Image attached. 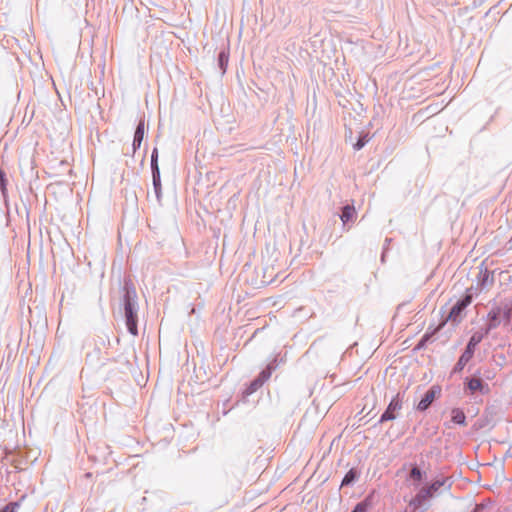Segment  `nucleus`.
Instances as JSON below:
<instances>
[{"instance_id": "f257e3e1", "label": "nucleus", "mask_w": 512, "mask_h": 512, "mask_svg": "<svg viewBox=\"0 0 512 512\" xmlns=\"http://www.w3.org/2000/svg\"><path fill=\"white\" fill-rule=\"evenodd\" d=\"M122 306L124 310L125 324L128 332L138 335V302L137 293L133 281L125 278L122 287Z\"/></svg>"}, {"instance_id": "f03ea898", "label": "nucleus", "mask_w": 512, "mask_h": 512, "mask_svg": "<svg viewBox=\"0 0 512 512\" xmlns=\"http://www.w3.org/2000/svg\"><path fill=\"white\" fill-rule=\"evenodd\" d=\"M463 392L466 396L471 397L476 394L487 395L490 393V386L483 380L481 368H478L471 376L464 378Z\"/></svg>"}, {"instance_id": "7ed1b4c3", "label": "nucleus", "mask_w": 512, "mask_h": 512, "mask_svg": "<svg viewBox=\"0 0 512 512\" xmlns=\"http://www.w3.org/2000/svg\"><path fill=\"white\" fill-rule=\"evenodd\" d=\"M446 483L445 478L435 479L428 485L422 487L417 494L409 501V505L414 508H420L423 506L425 501L433 497L442 486Z\"/></svg>"}, {"instance_id": "20e7f679", "label": "nucleus", "mask_w": 512, "mask_h": 512, "mask_svg": "<svg viewBox=\"0 0 512 512\" xmlns=\"http://www.w3.org/2000/svg\"><path fill=\"white\" fill-rule=\"evenodd\" d=\"M472 291L473 287L468 288L466 293L453 304L447 315V320L455 324L461 322L463 312L473 301L474 294Z\"/></svg>"}, {"instance_id": "39448f33", "label": "nucleus", "mask_w": 512, "mask_h": 512, "mask_svg": "<svg viewBox=\"0 0 512 512\" xmlns=\"http://www.w3.org/2000/svg\"><path fill=\"white\" fill-rule=\"evenodd\" d=\"M403 400L400 393H397L389 402L387 408L381 414L377 424L393 421L397 418L398 411L402 409Z\"/></svg>"}, {"instance_id": "423d86ee", "label": "nucleus", "mask_w": 512, "mask_h": 512, "mask_svg": "<svg viewBox=\"0 0 512 512\" xmlns=\"http://www.w3.org/2000/svg\"><path fill=\"white\" fill-rule=\"evenodd\" d=\"M441 394V387L438 385L431 386L422 396L419 403L416 405V410L419 412L427 411L433 402L438 398Z\"/></svg>"}, {"instance_id": "0eeeda50", "label": "nucleus", "mask_w": 512, "mask_h": 512, "mask_svg": "<svg viewBox=\"0 0 512 512\" xmlns=\"http://www.w3.org/2000/svg\"><path fill=\"white\" fill-rule=\"evenodd\" d=\"M426 478V472L422 470L418 464H410V471L406 477L407 481H412L414 487H418Z\"/></svg>"}, {"instance_id": "6e6552de", "label": "nucleus", "mask_w": 512, "mask_h": 512, "mask_svg": "<svg viewBox=\"0 0 512 512\" xmlns=\"http://www.w3.org/2000/svg\"><path fill=\"white\" fill-rule=\"evenodd\" d=\"M375 492L368 493L363 500L358 502L351 512H368L375 504Z\"/></svg>"}, {"instance_id": "1a4fd4ad", "label": "nucleus", "mask_w": 512, "mask_h": 512, "mask_svg": "<svg viewBox=\"0 0 512 512\" xmlns=\"http://www.w3.org/2000/svg\"><path fill=\"white\" fill-rule=\"evenodd\" d=\"M494 283L493 272L489 271L487 268L481 269L477 276V288L476 290H483L489 285Z\"/></svg>"}, {"instance_id": "9d476101", "label": "nucleus", "mask_w": 512, "mask_h": 512, "mask_svg": "<svg viewBox=\"0 0 512 512\" xmlns=\"http://www.w3.org/2000/svg\"><path fill=\"white\" fill-rule=\"evenodd\" d=\"M278 357L275 356L267 365L264 369H262L260 371V373L256 376V378L258 380L261 381V383L264 385L265 382H267L272 373L276 370V368L278 367Z\"/></svg>"}, {"instance_id": "9b49d317", "label": "nucleus", "mask_w": 512, "mask_h": 512, "mask_svg": "<svg viewBox=\"0 0 512 512\" xmlns=\"http://www.w3.org/2000/svg\"><path fill=\"white\" fill-rule=\"evenodd\" d=\"M473 357L474 356L472 354L463 350L462 354L460 355L454 367L452 368L451 376L461 373L465 366L472 360Z\"/></svg>"}, {"instance_id": "f8f14e48", "label": "nucleus", "mask_w": 512, "mask_h": 512, "mask_svg": "<svg viewBox=\"0 0 512 512\" xmlns=\"http://www.w3.org/2000/svg\"><path fill=\"white\" fill-rule=\"evenodd\" d=\"M360 471L356 467L350 468L341 481V487L353 486L360 477Z\"/></svg>"}, {"instance_id": "ddd939ff", "label": "nucleus", "mask_w": 512, "mask_h": 512, "mask_svg": "<svg viewBox=\"0 0 512 512\" xmlns=\"http://www.w3.org/2000/svg\"><path fill=\"white\" fill-rule=\"evenodd\" d=\"M356 217V210L353 205L346 204L341 208L339 218L343 222V226H346L349 222H352Z\"/></svg>"}, {"instance_id": "4468645a", "label": "nucleus", "mask_w": 512, "mask_h": 512, "mask_svg": "<svg viewBox=\"0 0 512 512\" xmlns=\"http://www.w3.org/2000/svg\"><path fill=\"white\" fill-rule=\"evenodd\" d=\"M501 307L492 308L487 314L488 325L490 328L496 329L501 324Z\"/></svg>"}, {"instance_id": "2eb2a0df", "label": "nucleus", "mask_w": 512, "mask_h": 512, "mask_svg": "<svg viewBox=\"0 0 512 512\" xmlns=\"http://www.w3.org/2000/svg\"><path fill=\"white\" fill-rule=\"evenodd\" d=\"M229 62V46L220 50L217 56V65L221 71V74L224 75Z\"/></svg>"}, {"instance_id": "dca6fc26", "label": "nucleus", "mask_w": 512, "mask_h": 512, "mask_svg": "<svg viewBox=\"0 0 512 512\" xmlns=\"http://www.w3.org/2000/svg\"><path fill=\"white\" fill-rule=\"evenodd\" d=\"M437 332V328L433 329L432 331H426L416 344L414 350H422L427 346L428 343H432L435 340V335Z\"/></svg>"}, {"instance_id": "f3484780", "label": "nucleus", "mask_w": 512, "mask_h": 512, "mask_svg": "<svg viewBox=\"0 0 512 512\" xmlns=\"http://www.w3.org/2000/svg\"><path fill=\"white\" fill-rule=\"evenodd\" d=\"M451 421L454 424H457L460 426H466L467 425L466 415H465L463 409L453 408L451 410Z\"/></svg>"}, {"instance_id": "a211bd4d", "label": "nucleus", "mask_w": 512, "mask_h": 512, "mask_svg": "<svg viewBox=\"0 0 512 512\" xmlns=\"http://www.w3.org/2000/svg\"><path fill=\"white\" fill-rule=\"evenodd\" d=\"M482 342V336L473 333L469 338L464 351L472 354L474 356L477 346Z\"/></svg>"}, {"instance_id": "6ab92c4d", "label": "nucleus", "mask_w": 512, "mask_h": 512, "mask_svg": "<svg viewBox=\"0 0 512 512\" xmlns=\"http://www.w3.org/2000/svg\"><path fill=\"white\" fill-rule=\"evenodd\" d=\"M152 174V185L157 198L158 203H161L162 198V184H161V175L160 172L151 173Z\"/></svg>"}, {"instance_id": "aec40b11", "label": "nucleus", "mask_w": 512, "mask_h": 512, "mask_svg": "<svg viewBox=\"0 0 512 512\" xmlns=\"http://www.w3.org/2000/svg\"><path fill=\"white\" fill-rule=\"evenodd\" d=\"M263 386L260 380H258L256 377L251 380L245 387L243 391V397L246 398L253 393H255L258 389H260Z\"/></svg>"}, {"instance_id": "412c9836", "label": "nucleus", "mask_w": 512, "mask_h": 512, "mask_svg": "<svg viewBox=\"0 0 512 512\" xmlns=\"http://www.w3.org/2000/svg\"><path fill=\"white\" fill-rule=\"evenodd\" d=\"M8 179L6 172L0 167V192L5 202L8 199Z\"/></svg>"}, {"instance_id": "4be33fe9", "label": "nucleus", "mask_w": 512, "mask_h": 512, "mask_svg": "<svg viewBox=\"0 0 512 512\" xmlns=\"http://www.w3.org/2000/svg\"><path fill=\"white\" fill-rule=\"evenodd\" d=\"M369 134L367 132L361 131L358 134L356 142L352 143L353 149L355 151L361 150L369 141Z\"/></svg>"}, {"instance_id": "5701e85b", "label": "nucleus", "mask_w": 512, "mask_h": 512, "mask_svg": "<svg viewBox=\"0 0 512 512\" xmlns=\"http://www.w3.org/2000/svg\"><path fill=\"white\" fill-rule=\"evenodd\" d=\"M144 135H145V121H144V119H140L136 126L133 140L143 141Z\"/></svg>"}, {"instance_id": "b1692460", "label": "nucleus", "mask_w": 512, "mask_h": 512, "mask_svg": "<svg viewBox=\"0 0 512 512\" xmlns=\"http://www.w3.org/2000/svg\"><path fill=\"white\" fill-rule=\"evenodd\" d=\"M158 160H159V152H158L157 147H154L152 150V153H151V161H150L151 173L160 172Z\"/></svg>"}, {"instance_id": "393cba45", "label": "nucleus", "mask_w": 512, "mask_h": 512, "mask_svg": "<svg viewBox=\"0 0 512 512\" xmlns=\"http://www.w3.org/2000/svg\"><path fill=\"white\" fill-rule=\"evenodd\" d=\"M100 354H101V348H100L99 344L97 343L94 351L92 353L87 354L86 359L87 360H92V358L95 356V357L98 358V360L100 362V365L102 366V365H104L106 363L108 358H100L99 357Z\"/></svg>"}, {"instance_id": "a878e982", "label": "nucleus", "mask_w": 512, "mask_h": 512, "mask_svg": "<svg viewBox=\"0 0 512 512\" xmlns=\"http://www.w3.org/2000/svg\"><path fill=\"white\" fill-rule=\"evenodd\" d=\"M512 319V310L509 308L502 309L501 312V321L504 322L505 325L509 324Z\"/></svg>"}, {"instance_id": "bb28decb", "label": "nucleus", "mask_w": 512, "mask_h": 512, "mask_svg": "<svg viewBox=\"0 0 512 512\" xmlns=\"http://www.w3.org/2000/svg\"><path fill=\"white\" fill-rule=\"evenodd\" d=\"M20 504L18 502H9L0 509V512H17Z\"/></svg>"}, {"instance_id": "cd10ccee", "label": "nucleus", "mask_w": 512, "mask_h": 512, "mask_svg": "<svg viewBox=\"0 0 512 512\" xmlns=\"http://www.w3.org/2000/svg\"><path fill=\"white\" fill-rule=\"evenodd\" d=\"M494 330L493 328H490L488 324L485 325V327L481 328L479 331L474 332L475 334L481 335L482 340L489 335V333Z\"/></svg>"}, {"instance_id": "c85d7f7f", "label": "nucleus", "mask_w": 512, "mask_h": 512, "mask_svg": "<svg viewBox=\"0 0 512 512\" xmlns=\"http://www.w3.org/2000/svg\"><path fill=\"white\" fill-rule=\"evenodd\" d=\"M483 380H492L495 377V374L491 370H485L482 372Z\"/></svg>"}, {"instance_id": "c756f323", "label": "nucleus", "mask_w": 512, "mask_h": 512, "mask_svg": "<svg viewBox=\"0 0 512 512\" xmlns=\"http://www.w3.org/2000/svg\"><path fill=\"white\" fill-rule=\"evenodd\" d=\"M141 144H142V141L133 140V142H132L133 154L141 147Z\"/></svg>"}, {"instance_id": "7c9ffc66", "label": "nucleus", "mask_w": 512, "mask_h": 512, "mask_svg": "<svg viewBox=\"0 0 512 512\" xmlns=\"http://www.w3.org/2000/svg\"><path fill=\"white\" fill-rule=\"evenodd\" d=\"M98 339H100V343L101 345L105 346L106 345V341L107 343L109 344L110 341H109V336L108 335H104V336H98Z\"/></svg>"}, {"instance_id": "2f4dec72", "label": "nucleus", "mask_w": 512, "mask_h": 512, "mask_svg": "<svg viewBox=\"0 0 512 512\" xmlns=\"http://www.w3.org/2000/svg\"><path fill=\"white\" fill-rule=\"evenodd\" d=\"M471 512H482V509L476 506Z\"/></svg>"}, {"instance_id": "473e14b6", "label": "nucleus", "mask_w": 512, "mask_h": 512, "mask_svg": "<svg viewBox=\"0 0 512 512\" xmlns=\"http://www.w3.org/2000/svg\"><path fill=\"white\" fill-rule=\"evenodd\" d=\"M349 138L350 140H352V130L350 129L349 130V136L346 134V139Z\"/></svg>"}, {"instance_id": "72a5a7b5", "label": "nucleus", "mask_w": 512, "mask_h": 512, "mask_svg": "<svg viewBox=\"0 0 512 512\" xmlns=\"http://www.w3.org/2000/svg\"><path fill=\"white\" fill-rule=\"evenodd\" d=\"M507 244L509 245V249H512V237L509 239Z\"/></svg>"}]
</instances>
